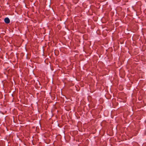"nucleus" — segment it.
Returning <instances> with one entry per match:
<instances>
[{"label":"nucleus","instance_id":"nucleus-1","mask_svg":"<svg viewBox=\"0 0 146 146\" xmlns=\"http://www.w3.org/2000/svg\"><path fill=\"white\" fill-rule=\"evenodd\" d=\"M4 21L7 24L9 23L10 22L9 19L8 17H6Z\"/></svg>","mask_w":146,"mask_h":146}]
</instances>
